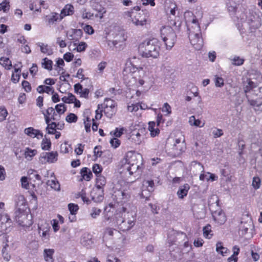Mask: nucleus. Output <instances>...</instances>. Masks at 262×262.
Listing matches in <instances>:
<instances>
[{"label":"nucleus","instance_id":"f257e3e1","mask_svg":"<svg viewBox=\"0 0 262 262\" xmlns=\"http://www.w3.org/2000/svg\"><path fill=\"white\" fill-rule=\"evenodd\" d=\"M126 208L122 207L118 210L116 216V222L119 228L122 231L129 230L135 225L136 221V211L132 210L130 212H126Z\"/></svg>","mask_w":262,"mask_h":262},{"label":"nucleus","instance_id":"f03ea898","mask_svg":"<svg viewBox=\"0 0 262 262\" xmlns=\"http://www.w3.org/2000/svg\"><path fill=\"white\" fill-rule=\"evenodd\" d=\"M141 155H137L132 151L128 152L121 161V172L125 174L128 173L131 176L140 169L141 163L137 162L138 158H140Z\"/></svg>","mask_w":262,"mask_h":262},{"label":"nucleus","instance_id":"7ed1b4c3","mask_svg":"<svg viewBox=\"0 0 262 262\" xmlns=\"http://www.w3.org/2000/svg\"><path fill=\"white\" fill-rule=\"evenodd\" d=\"M139 48L143 57L157 58L160 55V43L156 38L146 39L140 45Z\"/></svg>","mask_w":262,"mask_h":262},{"label":"nucleus","instance_id":"20e7f679","mask_svg":"<svg viewBox=\"0 0 262 262\" xmlns=\"http://www.w3.org/2000/svg\"><path fill=\"white\" fill-rule=\"evenodd\" d=\"M188 30L191 44L196 50H200L203 47V40L201 36L200 27L196 19H192L191 26L188 28Z\"/></svg>","mask_w":262,"mask_h":262},{"label":"nucleus","instance_id":"39448f33","mask_svg":"<svg viewBox=\"0 0 262 262\" xmlns=\"http://www.w3.org/2000/svg\"><path fill=\"white\" fill-rule=\"evenodd\" d=\"M161 36L165 43L166 49L170 50L173 47L177 39L173 29L169 26L164 27L161 29Z\"/></svg>","mask_w":262,"mask_h":262},{"label":"nucleus","instance_id":"423d86ee","mask_svg":"<svg viewBox=\"0 0 262 262\" xmlns=\"http://www.w3.org/2000/svg\"><path fill=\"white\" fill-rule=\"evenodd\" d=\"M253 94H248V101L256 112H262V87L257 85L253 89Z\"/></svg>","mask_w":262,"mask_h":262},{"label":"nucleus","instance_id":"0eeeda50","mask_svg":"<svg viewBox=\"0 0 262 262\" xmlns=\"http://www.w3.org/2000/svg\"><path fill=\"white\" fill-rule=\"evenodd\" d=\"M134 10L138 12L132 11L127 13L128 16L131 18L133 23L136 26H142L145 25L149 17L148 12L143 11H140V8L138 6L135 7Z\"/></svg>","mask_w":262,"mask_h":262},{"label":"nucleus","instance_id":"6e6552de","mask_svg":"<svg viewBox=\"0 0 262 262\" xmlns=\"http://www.w3.org/2000/svg\"><path fill=\"white\" fill-rule=\"evenodd\" d=\"M105 184V178L101 175L97 176L96 188H94L92 192V198L95 202H100L103 200V187Z\"/></svg>","mask_w":262,"mask_h":262},{"label":"nucleus","instance_id":"1a4fd4ad","mask_svg":"<svg viewBox=\"0 0 262 262\" xmlns=\"http://www.w3.org/2000/svg\"><path fill=\"white\" fill-rule=\"evenodd\" d=\"M246 22L251 30H255L261 26V19L257 14L253 11H249L247 15Z\"/></svg>","mask_w":262,"mask_h":262},{"label":"nucleus","instance_id":"9d476101","mask_svg":"<svg viewBox=\"0 0 262 262\" xmlns=\"http://www.w3.org/2000/svg\"><path fill=\"white\" fill-rule=\"evenodd\" d=\"M130 191L129 187H125L114 192V199L118 203H125L130 198Z\"/></svg>","mask_w":262,"mask_h":262},{"label":"nucleus","instance_id":"9b49d317","mask_svg":"<svg viewBox=\"0 0 262 262\" xmlns=\"http://www.w3.org/2000/svg\"><path fill=\"white\" fill-rule=\"evenodd\" d=\"M185 149L186 145L184 138H183V140L180 138L177 139L171 148V153L175 156H179L184 151Z\"/></svg>","mask_w":262,"mask_h":262},{"label":"nucleus","instance_id":"f8f14e48","mask_svg":"<svg viewBox=\"0 0 262 262\" xmlns=\"http://www.w3.org/2000/svg\"><path fill=\"white\" fill-rule=\"evenodd\" d=\"M46 123L51 122L52 120L56 121L60 120L61 116L58 115L55 109L52 107H49L46 113H43Z\"/></svg>","mask_w":262,"mask_h":262},{"label":"nucleus","instance_id":"ddd939ff","mask_svg":"<svg viewBox=\"0 0 262 262\" xmlns=\"http://www.w3.org/2000/svg\"><path fill=\"white\" fill-rule=\"evenodd\" d=\"M58 159V153L57 151L50 152H43L40 155V161L42 163H54Z\"/></svg>","mask_w":262,"mask_h":262},{"label":"nucleus","instance_id":"4468645a","mask_svg":"<svg viewBox=\"0 0 262 262\" xmlns=\"http://www.w3.org/2000/svg\"><path fill=\"white\" fill-rule=\"evenodd\" d=\"M244 219H242L239 227V232L242 235L248 233V230H252L253 228V223L251 218L247 216L246 221H244Z\"/></svg>","mask_w":262,"mask_h":262},{"label":"nucleus","instance_id":"2eb2a0df","mask_svg":"<svg viewBox=\"0 0 262 262\" xmlns=\"http://www.w3.org/2000/svg\"><path fill=\"white\" fill-rule=\"evenodd\" d=\"M82 34L83 32L81 29H72L71 31L66 32L68 38L74 41H78L82 37Z\"/></svg>","mask_w":262,"mask_h":262},{"label":"nucleus","instance_id":"dca6fc26","mask_svg":"<svg viewBox=\"0 0 262 262\" xmlns=\"http://www.w3.org/2000/svg\"><path fill=\"white\" fill-rule=\"evenodd\" d=\"M212 215L214 221L219 225L224 224L226 221L225 214L221 209L212 212Z\"/></svg>","mask_w":262,"mask_h":262},{"label":"nucleus","instance_id":"f3484780","mask_svg":"<svg viewBox=\"0 0 262 262\" xmlns=\"http://www.w3.org/2000/svg\"><path fill=\"white\" fill-rule=\"evenodd\" d=\"M92 9L98 12L97 14L95 15V17H98L100 19L103 18V15L106 12L105 8L101 6L99 3L92 4L91 5Z\"/></svg>","mask_w":262,"mask_h":262},{"label":"nucleus","instance_id":"a211bd4d","mask_svg":"<svg viewBox=\"0 0 262 262\" xmlns=\"http://www.w3.org/2000/svg\"><path fill=\"white\" fill-rule=\"evenodd\" d=\"M30 217L31 215L23 213L20 214V216L17 217L16 221L19 225L23 226H28L32 225L31 221L28 219Z\"/></svg>","mask_w":262,"mask_h":262},{"label":"nucleus","instance_id":"6ab92c4d","mask_svg":"<svg viewBox=\"0 0 262 262\" xmlns=\"http://www.w3.org/2000/svg\"><path fill=\"white\" fill-rule=\"evenodd\" d=\"M45 227L43 226V225H39L38 227V232L40 234L41 231H42L41 234H40V236L42 237L43 241L48 240L49 238V231L50 227L49 224L46 223H45Z\"/></svg>","mask_w":262,"mask_h":262},{"label":"nucleus","instance_id":"aec40b11","mask_svg":"<svg viewBox=\"0 0 262 262\" xmlns=\"http://www.w3.org/2000/svg\"><path fill=\"white\" fill-rule=\"evenodd\" d=\"M141 133H143V129L135 131L132 134L131 138L136 144H140L144 139V135Z\"/></svg>","mask_w":262,"mask_h":262},{"label":"nucleus","instance_id":"412c9836","mask_svg":"<svg viewBox=\"0 0 262 262\" xmlns=\"http://www.w3.org/2000/svg\"><path fill=\"white\" fill-rule=\"evenodd\" d=\"M74 12V10L73 5L71 4L66 5L61 10L60 14H59L60 20H62L66 16L72 15Z\"/></svg>","mask_w":262,"mask_h":262},{"label":"nucleus","instance_id":"4be33fe9","mask_svg":"<svg viewBox=\"0 0 262 262\" xmlns=\"http://www.w3.org/2000/svg\"><path fill=\"white\" fill-rule=\"evenodd\" d=\"M177 5L173 3L172 0H166L165 2V10L167 13L169 12L170 14L175 15Z\"/></svg>","mask_w":262,"mask_h":262},{"label":"nucleus","instance_id":"5701e85b","mask_svg":"<svg viewBox=\"0 0 262 262\" xmlns=\"http://www.w3.org/2000/svg\"><path fill=\"white\" fill-rule=\"evenodd\" d=\"M24 133L32 138L37 137L39 138L38 136H40L41 138L43 137L42 133H40V130L31 127L26 128L24 130Z\"/></svg>","mask_w":262,"mask_h":262},{"label":"nucleus","instance_id":"b1692460","mask_svg":"<svg viewBox=\"0 0 262 262\" xmlns=\"http://www.w3.org/2000/svg\"><path fill=\"white\" fill-rule=\"evenodd\" d=\"M46 20L49 25H52L58 20H61L59 14L56 12H52L50 15L46 16Z\"/></svg>","mask_w":262,"mask_h":262},{"label":"nucleus","instance_id":"393cba45","mask_svg":"<svg viewBox=\"0 0 262 262\" xmlns=\"http://www.w3.org/2000/svg\"><path fill=\"white\" fill-rule=\"evenodd\" d=\"M247 81V84L245 86L244 89L246 97L248 99V94H253V89H255L256 84L250 80H248Z\"/></svg>","mask_w":262,"mask_h":262},{"label":"nucleus","instance_id":"a878e982","mask_svg":"<svg viewBox=\"0 0 262 262\" xmlns=\"http://www.w3.org/2000/svg\"><path fill=\"white\" fill-rule=\"evenodd\" d=\"M190 186L188 184H185L183 186H181L178 191H177V195L180 199H183L184 196H186Z\"/></svg>","mask_w":262,"mask_h":262},{"label":"nucleus","instance_id":"bb28decb","mask_svg":"<svg viewBox=\"0 0 262 262\" xmlns=\"http://www.w3.org/2000/svg\"><path fill=\"white\" fill-rule=\"evenodd\" d=\"M46 124L47 126L46 130L48 134H54L57 127L59 125V123H56V122H50Z\"/></svg>","mask_w":262,"mask_h":262},{"label":"nucleus","instance_id":"cd10ccee","mask_svg":"<svg viewBox=\"0 0 262 262\" xmlns=\"http://www.w3.org/2000/svg\"><path fill=\"white\" fill-rule=\"evenodd\" d=\"M36 45L40 47V50L41 53L47 54L48 55L52 54V50L49 47L47 44H45L42 42H38L36 43Z\"/></svg>","mask_w":262,"mask_h":262},{"label":"nucleus","instance_id":"c85d7f7f","mask_svg":"<svg viewBox=\"0 0 262 262\" xmlns=\"http://www.w3.org/2000/svg\"><path fill=\"white\" fill-rule=\"evenodd\" d=\"M114 35V39L117 41V44L123 42L126 38L124 36V32L122 30H118Z\"/></svg>","mask_w":262,"mask_h":262},{"label":"nucleus","instance_id":"c756f323","mask_svg":"<svg viewBox=\"0 0 262 262\" xmlns=\"http://www.w3.org/2000/svg\"><path fill=\"white\" fill-rule=\"evenodd\" d=\"M156 123L154 122H149L148 123V130L150 132L151 137H154L158 135L160 133V130L158 128H155Z\"/></svg>","mask_w":262,"mask_h":262},{"label":"nucleus","instance_id":"7c9ffc66","mask_svg":"<svg viewBox=\"0 0 262 262\" xmlns=\"http://www.w3.org/2000/svg\"><path fill=\"white\" fill-rule=\"evenodd\" d=\"M80 173L82 178L86 181H89L92 177V173L87 167H83L80 170Z\"/></svg>","mask_w":262,"mask_h":262},{"label":"nucleus","instance_id":"2f4dec72","mask_svg":"<svg viewBox=\"0 0 262 262\" xmlns=\"http://www.w3.org/2000/svg\"><path fill=\"white\" fill-rule=\"evenodd\" d=\"M227 8L229 13L235 14L237 9L236 4L232 1V0H228L226 3Z\"/></svg>","mask_w":262,"mask_h":262},{"label":"nucleus","instance_id":"473e14b6","mask_svg":"<svg viewBox=\"0 0 262 262\" xmlns=\"http://www.w3.org/2000/svg\"><path fill=\"white\" fill-rule=\"evenodd\" d=\"M53 62L51 60L47 58H45L42 59L41 62V66L45 69L49 71H51L52 69Z\"/></svg>","mask_w":262,"mask_h":262},{"label":"nucleus","instance_id":"72a5a7b5","mask_svg":"<svg viewBox=\"0 0 262 262\" xmlns=\"http://www.w3.org/2000/svg\"><path fill=\"white\" fill-rule=\"evenodd\" d=\"M216 251L217 252L224 256V254L227 253L229 250L227 248L223 246L222 242H219L216 244Z\"/></svg>","mask_w":262,"mask_h":262},{"label":"nucleus","instance_id":"f704fd0d","mask_svg":"<svg viewBox=\"0 0 262 262\" xmlns=\"http://www.w3.org/2000/svg\"><path fill=\"white\" fill-rule=\"evenodd\" d=\"M47 185L55 190L59 191L60 190L59 183L55 180H48L47 182Z\"/></svg>","mask_w":262,"mask_h":262},{"label":"nucleus","instance_id":"c9c22d12","mask_svg":"<svg viewBox=\"0 0 262 262\" xmlns=\"http://www.w3.org/2000/svg\"><path fill=\"white\" fill-rule=\"evenodd\" d=\"M54 250L51 249H46L43 251L45 259L47 261L52 260V255L54 253Z\"/></svg>","mask_w":262,"mask_h":262},{"label":"nucleus","instance_id":"e433bc0d","mask_svg":"<svg viewBox=\"0 0 262 262\" xmlns=\"http://www.w3.org/2000/svg\"><path fill=\"white\" fill-rule=\"evenodd\" d=\"M0 64L8 70L10 69L12 66L11 61L10 59L8 58L4 57L0 58Z\"/></svg>","mask_w":262,"mask_h":262},{"label":"nucleus","instance_id":"4c0bfd02","mask_svg":"<svg viewBox=\"0 0 262 262\" xmlns=\"http://www.w3.org/2000/svg\"><path fill=\"white\" fill-rule=\"evenodd\" d=\"M189 123L191 126H195L200 127H202L204 125V123H203V124L201 125V121L199 119H196L194 116H192L189 117Z\"/></svg>","mask_w":262,"mask_h":262},{"label":"nucleus","instance_id":"58836bf2","mask_svg":"<svg viewBox=\"0 0 262 262\" xmlns=\"http://www.w3.org/2000/svg\"><path fill=\"white\" fill-rule=\"evenodd\" d=\"M212 232L211 227L210 225L208 224L203 228V234L205 237L210 238L213 235Z\"/></svg>","mask_w":262,"mask_h":262},{"label":"nucleus","instance_id":"ea45409f","mask_svg":"<svg viewBox=\"0 0 262 262\" xmlns=\"http://www.w3.org/2000/svg\"><path fill=\"white\" fill-rule=\"evenodd\" d=\"M82 18L83 19H91L94 15V13H91L90 12H86V9L85 8H82L80 10Z\"/></svg>","mask_w":262,"mask_h":262},{"label":"nucleus","instance_id":"a19ab883","mask_svg":"<svg viewBox=\"0 0 262 262\" xmlns=\"http://www.w3.org/2000/svg\"><path fill=\"white\" fill-rule=\"evenodd\" d=\"M214 81L216 87L222 88L224 85V80L223 78L217 75L214 76Z\"/></svg>","mask_w":262,"mask_h":262},{"label":"nucleus","instance_id":"79ce46f5","mask_svg":"<svg viewBox=\"0 0 262 262\" xmlns=\"http://www.w3.org/2000/svg\"><path fill=\"white\" fill-rule=\"evenodd\" d=\"M117 106L116 103L113 100L106 98L104 103V107L115 108Z\"/></svg>","mask_w":262,"mask_h":262},{"label":"nucleus","instance_id":"37998d69","mask_svg":"<svg viewBox=\"0 0 262 262\" xmlns=\"http://www.w3.org/2000/svg\"><path fill=\"white\" fill-rule=\"evenodd\" d=\"M74 100H76V97L71 93H68L67 96H64L62 98V100L67 103H73Z\"/></svg>","mask_w":262,"mask_h":262},{"label":"nucleus","instance_id":"c03bdc74","mask_svg":"<svg viewBox=\"0 0 262 262\" xmlns=\"http://www.w3.org/2000/svg\"><path fill=\"white\" fill-rule=\"evenodd\" d=\"M55 109L56 113L60 116L63 114L66 111V107L63 103L57 104L55 106Z\"/></svg>","mask_w":262,"mask_h":262},{"label":"nucleus","instance_id":"a18cd8bd","mask_svg":"<svg viewBox=\"0 0 262 262\" xmlns=\"http://www.w3.org/2000/svg\"><path fill=\"white\" fill-rule=\"evenodd\" d=\"M68 209L70 212V213L72 215H75L79 209V207L77 205L70 203L68 204Z\"/></svg>","mask_w":262,"mask_h":262},{"label":"nucleus","instance_id":"49530a36","mask_svg":"<svg viewBox=\"0 0 262 262\" xmlns=\"http://www.w3.org/2000/svg\"><path fill=\"white\" fill-rule=\"evenodd\" d=\"M103 112L104 113V114L108 117V118H112V116L115 114L116 113V108H108V107H103Z\"/></svg>","mask_w":262,"mask_h":262},{"label":"nucleus","instance_id":"de8ad7c7","mask_svg":"<svg viewBox=\"0 0 262 262\" xmlns=\"http://www.w3.org/2000/svg\"><path fill=\"white\" fill-rule=\"evenodd\" d=\"M15 72L16 74L13 73L11 76V81L16 83L18 82L20 78V74L19 73H17L18 72H20V69H15Z\"/></svg>","mask_w":262,"mask_h":262},{"label":"nucleus","instance_id":"09e8293b","mask_svg":"<svg viewBox=\"0 0 262 262\" xmlns=\"http://www.w3.org/2000/svg\"><path fill=\"white\" fill-rule=\"evenodd\" d=\"M36 153V151L35 150H32L27 148L24 155L26 158L28 160H31V159L35 155Z\"/></svg>","mask_w":262,"mask_h":262},{"label":"nucleus","instance_id":"8fccbe9b","mask_svg":"<svg viewBox=\"0 0 262 262\" xmlns=\"http://www.w3.org/2000/svg\"><path fill=\"white\" fill-rule=\"evenodd\" d=\"M51 143L50 139H43L41 143V147L43 150H49L51 147Z\"/></svg>","mask_w":262,"mask_h":262},{"label":"nucleus","instance_id":"3c124183","mask_svg":"<svg viewBox=\"0 0 262 262\" xmlns=\"http://www.w3.org/2000/svg\"><path fill=\"white\" fill-rule=\"evenodd\" d=\"M9 2L6 1L2 2L0 4V11L3 10L4 12H7L9 9Z\"/></svg>","mask_w":262,"mask_h":262},{"label":"nucleus","instance_id":"603ef678","mask_svg":"<svg viewBox=\"0 0 262 262\" xmlns=\"http://www.w3.org/2000/svg\"><path fill=\"white\" fill-rule=\"evenodd\" d=\"M66 120L69 123L76 122L77 120V117L74 114L70 113L66 117Z\"/></svg>","mask_w":262,"mask_h":262},{"label":"nucleus","instance_id":"864d4df0","mask_svg":"<svg viewBox=\"0 0 262 262\" xmlns=\"http://www.w3.org/2000/svg\"><path fill=\"white\" fill-rule=\"evenodd\" d=\"M260 185V180L258 177H254L252 181L253 187L257 189H258Z\"/></svg>","mask_w":262,"mask_h":262},{"label":"nucleus","instance_id":"5fc2aeb1","mask_svg":"<svg viewBox=\"0 0 262 262\" xmlns=\"http://www.w3.org/2000/svg\"><path fill=\"white\" fill-rule=\"evenodd\" d=\"M9 221H10V216L7 213L0 214V221H1L2 223H8Z\"/></svg>","mask_w":262,"mask_h":262},{"label":"nucleus","instance_id":"6e6d98bb","mask_svg":"<svg viewBox=\"0 0 262 262\" xmlns=\"http://www.w3.org/2000/svg\"><path fill=\"white\" fill-rule=\"evenodd\" d=\"M143 185H146L148 187H149L148 189L149 192H151L153 191V188L154 186V182L152 180H147L144 181L143 182Z\"/></svg>","mask_w":262,"mask_h":262},{"label":"nucleus","instance_id":"4d7b16f0","mask_svg":"<svg viewBox=\"0 0 262 262\" xmlns=\"http://www.w3.org/2000/svg\"><path fill=\"white\" fill-rule=\"evenodd\" d=\"M139 110V105L138 103L133 104L132 103L130 105L128 104L127 110L130 112H137Z\"/></svg>","mask_w":262,"mask_h":262},{"label":"nucleus","instance_id":"13d9d810","mask_svg":"<svg viewBox=\"0 0 262 262\" xmlns=\"http://www.w3.org/2000/svg\"><path fill=\"white\" fill-rule=\"evenodd\" d=\"M87 47V45L85 42L82 41L79 43L76 47V50L78 52L84 51Z\"/></svg>","mask_w":262,"mask_h":262},{"label":"nucleus","instance_id":"bf43d9fd","mask_svg":"<svg viewBox=\"0 0 262 262\" xmlns=\"http://www.w3.org/2000/svg\"><path fill=\"white\" fill-rule=\"evenodd\" d=\"M7 114V111L5 108H0V122L6 119Z\"/></svg>","mask_w":262,"mask_h":262},{"label":"nucleus","instance_id":"052dcab7","mask_svg":"<svg viewBox=\"0 0 262 262\" xmlns=\"http://www.w3.org/2000/svg\"><path fill=\"white\" fill-rule=\"evenodd\" d=\"M106 43L107 46L112 49H114V48H118V44L117 43V41L115 40V39L113 40H108L106 41Z\"/></svg>","mask_w":262,"mask_h":262},{"label":"nucleus","instance_id":"680f3d73","mask_svg":"<svg viewBox=\"0 0 262 262\" xmlns=\"http://www.w3.org/2000/svg\"><path fill=\"white\" fill-rule=\"evenodd\" d=\"M83 69H79L76 74V77L78 78L79 79H81L82 80H88V78H85L84 74H83Z\"/></svg>","mask_w":262,"mask_h":262},{"label":"nucleus","instance_id":"e2e57ef3","mask_svg":"<svg viewBox=\"0 0 262 262\" xmlns=\"http://www.w3.org/2000/svg\"><path fill=\"white\" fill-rule=\"evenodd\" d=\"M110 144L115 148L118 147L120 144V141L117 138H113L110 140Z\"/></svg>","mask_w":262,"mask_h":262},{"label":"nucleus","instance_id":"0e129e2a","mask_svg":"<svg viewBox=\"0 0 262 262\" xmlns=\"http://www.w3.org/2000/svg\"><path fill=\"white\" fill-rule=\"evenodd\" d=\"M60 151L63 154L69 152V146L67 142H65L64 143L61 144Z\"/></svg>","mask_w":262,"mask_h":262},{"label":"nucleus","instance_id":"69168bd1","mask_svg":"<svg viewBox=\"0 0 262 262\" xmlns=\"http://www.w3.org/2000/svg\"><path fill=\"white\" fill-rule=\"evenodd\" d=\"M22 86L27 92H29L31 91V86L28 81H23L22 82Z\"/></svg>","mask_w":262,"mask_h":262},{"label":"nucleus","instance_id":"338daca9","mask_svg":"<svg viewBox=\"0 0 262 262\" xmlns=\"http://www.w3.org/2000/svg\"><path fill=\"white\" fill-rule=\"evenodd\" d=\"M101 212V209L93 208L92 210V212L91 213V216L92 217L95 219L96 218L98 215L100 214Z\"/></svg>","mask_w":262,"mask_h":262},{"label":"nucleus","instance_id":"774afa93","mask_svg":"<svg viewBox=\"0 0 262 262\" xmlns=\"http://www.w3.org/2000/svg\"><path fill=\"white\" fill-rule=\"evenodd\" d=\"M102 169L101 166L98 164H95L93 166V171L96 174L101 173Z\"/></svg>","mask_w":262,"mask_h":262}]
</instances>
